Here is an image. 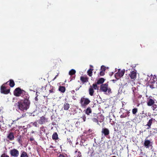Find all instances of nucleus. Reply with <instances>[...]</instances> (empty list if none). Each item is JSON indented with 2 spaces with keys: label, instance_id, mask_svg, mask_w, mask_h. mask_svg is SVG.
<instances>
[{
  "label": "nucleus",
  "instance_id": "obj_1",
  "mask_svg": "<svg viewBox=\"0 0 157 157\" xmlns=\"http://www.w3.org/2000/svg\"><path fill=\"white\" fill-rule=\"evenodd\" d=\"M30 102L28 98L21 100L16 103V107L21 111H26L29 107Z\"/></svg>",
  "mask_w": 157,
  "mask_h": 157
},
{
  "label": "nucleus",
  "instance_id": "obj_2",
  "mask_svg": "<svg viewBox=\"0 0 157 157\" xmlns=\"http://www.w3.org/2000/svg\"><path fill=\"white\" fill-rule=\"evenodd\" d=\"M100 90L107 94H109L111 93V90L108 87V84L107 83L102 84L101 85Z\"/></svg>",
  "mask_w": 157,
  "mask_h": 157
},
{
  "label": "nucleus",
  "instance_id": "obj_3",
  "mask_svg": "<svg viewBox=\"0 0 157 157\" xmlns=\"http://www.w3.org/2000/svg\"><path fill=\"white\" fill-rule=\"evenodd\" d=\"M90 101L88 98L83 97L81 98L80 103L81 106L82 108H86L87 105L90 103Z\"/></svg>",
  "mask_w": 157,
  "mask_h": 157
},
{
  "label": "nucleus",
  "instance_id": "obj_4",
  "mask_svg": "<svg viewBox=\"0 0 157 157\" xmlns=\"http://www.w3.org/2000/svg\"><path fill=\"white\" fill-rule=\"evenodd\" d=\"M156 100L152 98V97L149 96L147 98V104L148 106H152L153 105L155 104Z\"/></svg>",
  "mask_w": 157,
  "mask_h": 157
},
{
  "label": "nucleus",
  "instance_id": "obj_5",
  "mask_svg": "<svg viewBox=\"0 0 157 157\" xmlns=\"http://www.w3.org/2000/svg\"><path fill=\"white\" fill-rule=\"evenodd\" d=\"M124 73V70H121L120 69H119L118 71L115 74V78L117 79H119L123 76Z\"/></svg>",
  "mask_w": 157,
  "mask_h": 157
},
{
  "label": "nucleus",
  "instance_id": "obj_6",
  "mask_svg": "<svg viewBox=\"0 0 157 157\" xmlns=\"http://www.w3.org/2000/svg\"><path fill=\"white\" fill-rule=\"evenodd\" d=\"M38 123L40 124H44L48 122V118L44 116L41 117L40 119L37 121Z\"/></svg>",
  "mask_w": 157,
  "mask_h": 157
},
{
  "label": "nucleus",
  "instance_id": "obj_7",
  "mask_svg": "<svg viewBox=\"0 0 157 157\" xmlns=\"http://www.w3.org/2000/svg\"><path fill=\"white\" fill-rule=\"evenodd\" d=\"M10 153L11 156L14 157H18L19 155V151L15 149L10 150Z\"/></svg>",
  "mask_w": 157,
  "mask_h": 157
},
{
  "label": "nucleus",
  "instance_id": "obj_8",
  "mask_svg": "<svg viewBox=\"0 0 157 157\" xmlns=\"http://www.w3.org/2000/svg\"><path fill=\"white\" fill-rule=\"evenodd\" d=\"M24 92V91L21 90V89L18 88H16L14 91V94L15 96H21L22 94Z\"/></svg>",
  "mask_w": 157,
  "mask_h": 157
},
{
  "label": "nucleus",
  "instance_id": "obj_9",
  "mask_svg": "<svg viewBox=\"0 0 157 157\" xmlns=\"http://www.w3.org/2000/svg\"><path fill=\"white\" fill-rule=\"evenodd\" d=\"M4 84H3L2 86H1V93H3L5 94H8L10 92V90L9 89H7L5 87V85L6 84L7 82Z\"/></svg>",
  "mask_w": 157,
  "mask_h": 157
},
{
  "label": "nucleus",
  "instance_id": "obj_10",
  "mask_svg": "<svg viewBox=\"0 0 157 157\" xmlns=\"http://www.w3.org/2000/svg\"><path fill=\"white\" fill-rule=\"evenodd\" d=\"M144 146L146 148H148L152 145V142L150 140H145L144 143Z\"/></svg>",
  "mask_w": 157,
  "mask_h": 157
},
{
  "label": "nucleus",
  "instance_id": "obj_11",
  "mask_svg": "<svg viewBox=\"0 0 157 157\" xmlns=\"http://www.w3.org/2000/svg\"><path fill=\"white\" fill-rule=\"evenodd\" d=\"M129 75L131 79L134 80L135 79L136 75V71H131L130 73L129 74Z\"/></svg>",
  "mask_w": 157,
  "mask_h": 157
},
{
  "label": "nucleus",
  "instance_id": "obj_12",
  "mask_svg": "<svg viewBox=\"0 0 157 157\" xmlns=\"http://www.w3.org/2000/svg\"><path fill=\"white\" fill-rule=\"evenodd\" d=\"M92 114L93 115V116L94 117H91L90 118L91 119L93 122L97 123L99 125L100 124L98 122V117L95 116L96 115V114L95 113H93Z\"/></svg>",
  "mask_w": 157,
  "mask_h": 157
},
{
  "label": "nucleus",
  "instance_id": "obj_13",
  "mask_svg": "<svg viewBox=\"0 0 157 157\" xmlns=\"http://www.w3.org/2000/svg\"><path fill=\"white\" fill-rule=\"evenodd\" d=\"M102 134H104L105 136H106L108 135L109 134V130L107 128H104L102 129L101 131Z\"/></svg>",
  "mask_w": 157,
  "mask_h": 157
},
{
  "label": "nucleus",
  "instance_id": "obj_14",
  "mask_svg": "<svg viewBox=\"0 0 157 157\" xmlns=\"http://www.w3.org/2000/svg\"><path fill=\"white\" fill-rule=\"evenodd\" d=\"M7 138L10 140H12L14 138V133L12 132H10L7 136Z\"/></svg>",
  "mask_w": 157,
  "mask_h": 157
},
{
  "label": "nucleus",
  "instance_id": "obj_15",
  "mask_svg": "<svg viewBox=\"0 0 157 157\" xmlns=\"http://www.w3.org/2000/svg\"><path fill=\"white\" fill-rule=\"evenodd\" d=\"M89 90L90 95L91 96H93L94 92V90L92 86H90Z\"/></svg>",
  "mask_w": 157,
  "mask_h": 157
},
{
  "label": "nucleus",
  "instance_id": "obj_16",
  "mask_svg": "<svg viewBox=\"0 0 157 157\" xmlns=\"http://www.w3.org/2000/svg\"><path fill=\"white\" fill-rule=\"evenodd\" d=\"M85 113L87 115H89L92 112V110L90 107H88L85 111Z\"/></svg>",
  "mask_w": 157,
  "mask_h": 157
},
{
  "label": "nucleus",
  "instance_id": "obj_17",
  "mask_svg": "<svg viewBox=\"0 0 157 157\" xmlns=\"http://www.w3.org/2000/svg\"><path fill=\"white\" fill-rule=\"evenodd\" d=\"M155 119H153V118H151L149 120L147 124V125L149 127L147 128L148 129L150 128L151 127V124L153 121H155Z\"/></svg>",
  "mask_w": 157,
  "mask_h": 157
},
{
  "label": "nucleus",
  "instance_id": "obj_18",
  "mask_svg": "<svg viewBox=\"0 0 157 157\" xmlns=\"http://www.w3.org/2000/svg\"><path fill=\"white\" fill-rule=\"evenodd\" d=\"M150 83L152 84H155V83L156 84L157 83V78L155 76L153 77V79L152 80L151 79Z\"/></svg>",
  "mask_w": 157,
  "mask_h": 157
},
{
  "label": "nucleus",
  "instance_id": "obj_19",
  "mask_svg": "<svg viewBox=\"0 0 157 157\" xmlns=\"http://www.w3.org/2000/svg\"><path fill=\"white\" fill-rule=\"evenodd\" d=\"M105 81V79L103 78L99 79L97 81V84L98 85L103 83Z\"/></svg>",
  "mask_w": 157,
  "mask_h": 157
},
{
  "label": "nucleus",
  "instance_id": "obj_20",
  "mask_svg": "<svg viewBox=\"0 0 157 157\" xmlns=\"http://www.w3.org/2000/svg\"><path fill=\"white\" fill-rule=\"evenodd\" d=\"M69 104L67 103H65L64 104L63 106L64 109L65 110H67L69 108Z\"/></svg>",
  "mask_w": 157,
  "mask_h": 157
},
{
  "label": "nucleus",
  "instance_id": "obj_21",
  "mask_svg": "<svg viewBox=\"0 0 157 157\" xmlns=\"http://www.w3.org/2000/svg\"><path fill=\"white\" fill-rule=\"evenodd\" d=\"M59 89V91L62 93L64 92L65 90V88L64 87L62 86H60Z\"/></svg>",
  "mask_w": 157,
  "mask_h": 157
},
{
  "label": "nucleus",
  "instance_id": "obj_22",
  "mask_svg": "<svg viewBox=\"0 0 157 157\" xmlns=\"http://www.w3.org/2000/svg\"><path fill=\"white\" fill-rule=\"evenodd\" d=\"M58 135L56 133H54L52 135V138L53 140H56L58 139Z\"/></svg>",
  "mask_w": 157,
  "mask_h": 157
},
{
  "label": "nucleus",
  "instance_id": "obj_23",
  "mask_svg": "<svg viewBox=\"0 0 157 157\" xmlns=\"http://www.w3.org/2000/svg\"><path fill=\"white\" fill-rule=\"evenodd\" d=\"M37 121H36L34 122H31V124L33 125V126L36 127H39V125L38 124Z\"/></svg>",
  "mask_w": 157,
  "mask_h": 157
},
{
  "label": "nucleus",
  "instance_id": "obj_24",
  "mask_svg": "<svg viewBox=\"0 0 157 157\" xmlns=\"http://www.w3.org/2000/svg\"><path fill=\"white\" fill-rule=\"evenodd\" d=\"M76 73V71L73 69H72L69 72V75H73L75 74Z\"/></svg>",
  "mask_w": 157,
  "mask_h": 157
},
{
  "label": "nucleus",
  "instance_id": "obj_25",
  "mask_svg": "<svg viewBox=\"0 0 157 157\" xmlns=\"http://www.w3.org/2000/svg\"><path fill=\"white\" fill-rule=\"evenodd\" d=\"M15 84L13 81L12 80H10V87H12L14 86Z\"/></svg>",
  "mask_w": 157,
  "mask_h": 157
},
{
  "label": "nucleus",
  "instance_id": "obj_26",
  "mask_svg": "<svg viewBox=\"0 0 157 157\" xmlns=\"http://www.w3.org/2000/svg\"><path fill=\"white\" fill-rule=\"evenodd\" d=\"M20 157H28V156L26 152L23 151L21 154Z\"/></svg>",
  "mask_w": 157,
  "mask_h": 157
},
{
  "label": "nucleus",
  "instance_id": "obj_27",
  "mask_svg": "<svg viewBox=\"0 0 157 157\" xmlns=\"http://www.w3.org/2000/svg\"><path fill=\"white\" fill-rule=\"evenodd\" d=\"M93 69H90L89 70H88V71H87V73L88 74V75L90 76H91L92 75V71L93 70Z\"/></svg>",
  "mask_w": 157,
  "mask_h": 157
},
{
  "label": "nucleus",
  "instance_id": "obj_28",
  "mask_svg": "<svg viewBox=\"0 0 157 157\" xmlns=\"http://www.w3.org/2000/svg\"><path fill=\"white\" fill-rule=\"evenodd\" d=\"M50 89L49 90L50 93H53L55 92V90L53 87H51Z\"/></svg>",
  "mask_w": 157,
  "mask_h": 157
},
{
  "label": "nucleus",
  "instance_id": "obj_29",
  "mask_svg": "<svg viewBox=\"0 0 157 157\" xmlns=\"http://www.w3.org/2000/svg\"><path fill=\"white\" fill-rule=\"evenodd\" d=\"M97 85H98L97 84H94L92 85V87H93V88L95 90H97L98 89V86Z\"/></svg>",
  "mask_w": 157,
  "mask_h": 157
},
{
  "label": "nucleus",
  "instance_id": "obj_30",
  "mask_svg": "<svg viewBox=\"0 0 157 157\" xmlns=\"http://www.w3.org/2000/svg\"><path fill=\"white\" fill-rule=\"evenodd\" d=\"M151 106V108H152V109L154 111L155 110V109L157 108V105L156 104H154V105H153L152 106Z\"/></svg>",
  "mask_w": 157,
  "mask_h": 157
},
{
  "label": "nucleus",
  "instance_id": "obj_31",
  "mask_svg": "<svg viewBox=\"0 0 157 157\" xmlns=\"http://www.w3.org/2000/svg\"><path fill=\"white\" fill-rule=\"evenodd\" d=\"M137 112V108H134L132 110V113L133 114H135Z\"/></svg>",
  "mask_w": 157,
  "mask_h": 157
},
{
  "label": "nucleus",
  "instance_id": "obj_32",
  "mask_svg": "<svg viewBox=\"0 0 157 157\" xmlns=\"http://www.w3.org/2000/svg\"><path fill=\"white\" fill-rule=\"evenodd\" d=\"M85 142V140L83 139H82L81 141L80 144L81 145L85 146L87 145V144H84V143Z\"/></svg>",
  "mask_w": 157,
  "mask_h": 157
},
{
  "label": "nucleus",
  "instance_id": "obj_33",
  "mask_svg": "<svg viewBox=\"0 0 157 157\" xmlns=\"http://www.w3.org/2000/svg\"><path fill=\"white\" fill-rule=\"evenodd\" d=\"M80 79L83 82H85L86 81V78L83 77H80Z\"/></svg>",
  "mask_w": 157,
  "mask_h": 157
},
{
  "label": "nucleus",
  "instance_id": "obj_34",
  "mask_svg": "<svg viewBox=\"0 0 157 157\" xmlns=\"http://www.w3.org/2000/svg\"><path fill=\"white\" fill-rule=\"evenodd\" d=\"M81 118L83 120V121H85L86 119V117L85 114L83 115L81 117Z\"/></svg>",
  "mask_w": 157,
  "mask_h": 157
},
{
  "label": "nucleus",
  "instance_id": "obj_35",
  "mask_svg": "<svg viewBox=\"0 0 157 157\" xmlns=\"http://www.w3.org/2000/svg\"><path fill=\"white\" fill-rule=\"evenodd\" d=\"M127 117V114H126L124 113L121 115L120 117L121 118H125Z\"/></svg>",
  "mask_w": 157,
  "mask_h": 157
},
{
  "label": "nucleus",
  "instance_id": "obj_36",
  "mask_svg": "<svg viewBox=\"0 0 157 157\" xmlns=\"http://www.w3.org/2000/svg\"><path fill=\"white\" fill-rule=\"evenodd\" d=\"M101 71H105L106 69L105 67L104 66H102L101 67Z\"/></svg>",
  "mask_w": 157,
  "mask_h": 157
},
{
  "label": "nucleus",
  "instance_id": "obj_37",
  "mask_svg": "<svg viewBox=\"0 0 157 157\" xmlns=\"http://www.w3.org/2000/svg\"><path fill=\"white\" fill-rule=\"evenodd\" d=\"M105 71H101L100 72V75L101 76H103L104 75Z\"/></svg>",
  "mask_w": 157,
  "mask_h": 157
},
{
  "label": "nucleus",
  "instance_id": "obj_38",
  "mask_svg": "<svg viewBox=\"0 0 157 157\" xmlns=\"http://www.w3.org/2000/svg\"><path fill=\"white\" fill-rule=\"evenodd\" d=\"M1 157H9L8 155H7L5 154H3L1 155Z\"/></svg>",
  "mask_w": 157,
  "mask_h": 157
},
{
  "label": "nucleus",
  "instance_id": "obj_39",
  "mask_svg": "<svg viewBox=\"0 0 157 157\" xmlns=\"http://www.w3.org/2000/svg\"><path fill=\"white\" fill-rule=\"evenodd\" d=\"M77 157H78V156H81V152L80 151H78L77 154Z\"/></svg>",
  "mask_w": 157,
  "mask_h": 157
},
{
  "label": "nucleus",
  "instance_id": "obj_40",
  "mask_svg": "<svg viewBox=\"0 0 157 157\" xmlns=\"http://www.w3.org/2000/svg\"><path fill=\"white\" fill-rule=\"evenodd\" d=\"M68 142L69 143V144H72V142L71 140L70 139H67Z\"/></svg>",
  "mask_w": 157,
  "mask_h": 157
},
{
  "label": "nucleus",
  "instance_id": "obj_41",
  "mask_svg": "<svg viewBox=\"0 0 157 157\" xmlns=\"http://www.w3.org/2000/svg\"><path fill=\"white\" fill-rule=\"evenodd\" d=\"M130 113V112L129 111H127L126 113L125 114H127V116L128 115V116H129V113Z\"/></svg>",
  "mask_w": 157,
  "mask_h": 157
},
{
  "label": "nucleus",
  "instance_id": "obj_42",
  "mask_svg": "<svg viewBox=\"0 0 157 157\" xmlns=\"http://www.w3.org/2000/svg\"><path fill=\"white\" fill-rule=\"evenodd\" d=\"M59 157H65L63 155L60 154L59 155Z\"/></svg>",
  "mask_w": 157,
  "mask_h": 157
},
{
  "label": "nucleus",
  "instance_id": "obj_43",
  "mask_svg": "<svg viewBox=\"0 0 157 157\" xmlns=\"http://www.w3.org/2000/svg\"><path fill=\"white\" fill-rule=\"evenodd\" d=\"M30 140L31 141H33L34 140V139L33 138H30Z\"/></svg>",
  "mask_w": 157,
  "mask_h": 157
},
{
  "label": "nucleus",
  "instance_id": "obj_44",
  "mask_svg": "<svg viewBox=\"0 0 157 157\" xmlns=\"http://www.w3.org/2000/svg\"><path fill=\"white\" fill-rule=\"evenodd\" d=\"M74 93H75V91H74V90H72V91H71V93H72V94H74Z\"/></svg>",
  "mask_w": 157,
  "mask_h": 157
},
{
  "label": "nucleus",
  "instance_id": "obj_45",
  "mask_svg": "<svg viewBox=\"0 0 157 157\" xmlns=\"http://www.w3.org/2000/svg\"><path fill=\"white\" fill-rule=\"evenodd\" d=\"M57 76H58V75H56L55 76V77L54 78V79H53L54 80L55 79H56V77H57Z\"/></svg>",
  "mask_w": 157,
  "mask_h": 157
},
{
  "label": "nucleus",
  "instance_id": "obj_46",
  "mask_svg": "<svg viewBox=\"0 0 157 157\" xmlns=\"http://www.w3.org/2000/svg\"><path fill=\"white\" fill-rule=\"evenodd\" d=\"M142 97L141 95H139L138 97V98H140Z\"/></svg>",
  "mask_w": 157,
  "mask_h": 157
},
{
  "label": "nucleus",
  "instance_id": "obj_47",
  "mask_svg": "<svg viewBox=\"0 0 157 157\" xmlns=\"http://www.w3.org/2000/svg\"><path fill=\"white\" fill-rule=\"evenodd\" d=\"M37 96H36V98H35V99H36V100H37L38 99H37Z\"/></svg>",
  "mask_w": 157,
  "mask_h": 157
},
{
  "label": "nucleus",
  "instance_id": "obj_48",
  "mask_svg": "<svg viewBox=\"0 0 157 157\" xmlns=\"http://www.w3.org/2000/svg\"><path fill=\"white\" fill-rule=\"evenodd\" d=\"M88 132H91V130L90 129L88 131Z\"/></svg>",
  "mask_w": 157,
  "mask_h": 157
},
{
  "label": "nucleus",
  "instance_id": "obj_49",
  "mask_svg": "<svg viewBox=\"0 0 157 157\" xmlns=\"http://www.w3.org/2000/svg\"><path fill=\"white\" fill-rule=\"evenodd\" d=\"M78 151H77V150H76L75 151V153H76L77 152L78 153Z\"/></svg>",
  "mask_w": 157,
  "mask_h": 157
},
{
  "label": "nucleus",
  "instance_id": "obj_50",
  "mask_svg": "<svg viewBox=\"0 0 157 157\" xmlns=\"http://www.w3.org/2000/svg\"><path fill=\"white\" fill-rule=\"evenodd\" d=\"M144 111H143V112H142V113H140V114H144Z\"/></svg>",
  "mask_w": 157,
  "mask_h": 157
},
{
  "label": "nucleus",
  "instance_id": "obj_51",
  "mask_svg": "<svg viewBox=\"0 0 157 157\" xmlns=\"http://www.w3.org/2000/svg\"><path fill=\"white\" fill-rule=\"evenodd\" d=\"M37 93H38V92H36V96H38V94H37Z\"/></svg>",
  "mask_w": 157,
  "mask_h": 157
},
{
  "label": "nucleus",
  "instance_id": "obj_52",
  "mask_svg": "<svg viewBox=\"0 0 157 157\" xmlns=\"http://www.w3.org/2000/svg\"><path fill=\"white\" fill-rule=\"evenodd\" d=\"M90 67H93V66L92 65H90Z\"/></svg>",
  "mask_w": 157,
  "mask_h": 157
},
{
  "label": "nucleus",
  "instance_id": "obj_53",
  "mask_svg": "<svg viewBox=\"0 0 157 157\" xmlns=\"http://www.w3.org/2000/svg\"><path fill=\"white\" fill-rule=\"evenodd\" d=\"M2 113V111H1V110H0V113Z\"/></svg>",
  "mask_w": 157,
  "mask_h": 157
},
{
  "label": "nucleus",
  "instance_id": "obj_54",
  "mask_svg": "<svg viewBox=\"0 0 157 157\" xmlns=\"http://www.w3.org/2000/svg\"><path fill=\"white\" fill-rule=\"evenodd\" d=\"M154 129L157 131V128H155V129Z\"/></svg>",
  "mask_w": 157,
  "mask_h": 157
},
{
  "label": "nucleus",
  "instance_id": "obj_55",
  "mask_svg": "<svg viewBox=\"0 0 157 157\" xmlns=\"http://www.w3.org/2000/svg\"><path fill=\"white\" fill-rule=\"evenodd\" d=\"M128 123V124L129 123V122H127V124Z\"/></svg>",
  "mask_w": 157,
  "mask_h": 157
},
{
  "label": "nucleus",
  "instance_id": "obj_56",
  "mask_svg": "<svg viewBox=\"0 0 157 157\" xmlns=\"http://www.w3.org/2000/svg\"><path fill=\"white\" fill-rule=\"evenodd\" d=\"M112 157H116V156H112Z\"/></svg>",
  "mask_w": 157,
  "mask_h": 157
},
{
  "label": "nucleus",
  "instance_id": "obj_57",
  "mask_svg": "<svg viewBox=\"0 0 157 157\" xmlns=\"http://www.w3.org/2000/svg\"><path fill=\"white\" fill-rule=\"evenodd\" d=\"M34 132H33L32 133H34Z\"/></svg>",
  "mask_w": 157,
  "mask_h": 157
},
{
  "label": "nucleus",
  "instance_id": "obj_58",
  "mask_svg": "<svg viewBox=\"0 0 157 157\" xmlns=\"http://www.w3.org/2000/svg\"><path fill=\"white\" fill-rule=\"evenodd\" d=\"M0 129H1V126H0Z\"/></svg>",
  "mask_w": 157,
  "mask_h": 157
},
{
  "label": "nucleus",
  "instance_id": "obj_59",
  "mask_svg": "<svg viewBox=\"0 0 157 157\" xmlns=\"http://www.w3.org/2000/svg\"><path fill=\"white\" fill-rule=\"evenodd\" d=\"M78 157H81V156H78Z\"/></svg>",
  "mask_w": 157,
  "mask_h": 157
}]
</instances>
